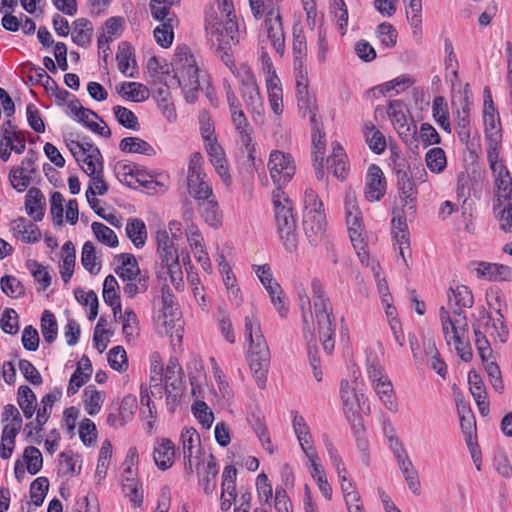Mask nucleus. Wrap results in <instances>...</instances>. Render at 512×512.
Segmentation results:
<instances>
[{
	"instance_id": "nucleus-1",
	"label": "nucleus",
	"mask_w": 512,
	"mask_h": 512,
	"mask_svg": "<svg viewBox=\"0 0 512 512\" xmlns=\"http://www.w3.org/2000/svg\"><path fill=\"white\" fill-rule=\"evenodd\" d=\"M245 335L250 345L248 361L251 371L260 388H264L270 367V350L262 334L260 322L254 310L245 317Z\"/></svg>"
},
{
	"instance_id": "nucleus-2",
	"label": "nucleus",
	"mask_w": 512,
	"mask_h": 512,
	"mask_svg": "<svg viewBox=\"0 0 512 512\" xmlns=\"http://www.w3.org/2000/svg\"><path fill=\"white\" fill-rule=\"evenodd\" d=\"M274 218L280 240L289 253L298 247L297 218L292 201L280 189L273 193Z\"/></svg>"
},
{
	"instance_id": "nucleus-3",
	"label": "nucleus",
	"mask_w": 512,
	"mask_h": 512,
	"mask_svg": "<svg viewBox=\"0 0 512 512\" xmlns=\"http://www.w3.org/2000/svg\"><path fill=\"white\" fill-rule=\"evenodd\" d=\"M311 287L319 339L324 351L331 354L335 346V316L332 304L326 297L324 287L318 279L312 280Z\"/></svg>"
},
{
	"instance_id": "nucleus-4",
	"label": "nucleus",
	"mask_w": 512,
	"mask_h": 512,
	"mask_svg": "<svg viewBox=\"0 0 512 512\" xmlns=\"http://www.w3.org/2000/svg\"><path fill=\"white\" fill-rule=\"evenodd\" d=\"M172 67L174 78L182 88L186 101L193 103L200 91L199 69L188 48L177 49L172 60Z\"/></svg>"
},
{
	"instance_id": "nucleus-5",
	"label": "nucleus",
	"mask_w": 512,
	"mask_h": 512,
	"mask_svg": "<svg viewBox=\"0 0 512 512\" xmlns=\"http://www.w3.org/2000/svg\"><path fill=\"white\" fill-rule=\"evenodd\" d=\"M303 231L311 245H318L326 232V216L323 203L317 193L306 189L304 193Z\"/></svg>"
},
{
	"instance_id": "nucleus-6",
	"label": "nucleus",
	"mask_w": 512,
	"mask_h": 512,
	"mask_svg": "<svg viewBox=\"0 0 512 512\" xmlns=\"http://www.w3.org/2000/svg\"><path fill=\"white\" fill-rule=\"evenodd\" d=\"M205 30L211 45L217 51H223L226 56H229L231 46L239 42V30L236 20L229 18L225 21H220L213 9L206 13Z\"/></svg>"
},
{
	"instance_id": "nucleus-7",
	"label": "nucleus",
	"mask_w": 512,
	"mask_h": 512,
	"mask_svg": "<svg viewBox=\"0 0 512 512\" xmlns=\"http://www.w3.org/2000/svg\"><path fill=\"white\" fill-rule=\"evenodd\" d=\"M344 208L351 243L357 251L360 261L364 264L368 261V254L365 250L366 244L363 237L364 225L356 193L352 189H348L345 193Z\"/></svg>"
},
{
	"instance_id": "nucleus-8",
	"label": "nucleus",
	"mask_w": 512,
	"mask_h": 512,
	"mask_svg": "<svg viewBox=\"0 0 512 512\" xmlns=\"http://www.w3.org/2000/svg\"><path fill=\"white\" fill-rule=\"evenodd\" d=\"M3 424L0 454L3 459H8L13 452L15 437L22 428V418L19 410L12 404L4 406L1 414Z\"/></svg>"
},
{
	"instance_id": "nucleus-9",
	"label": "nucleus",
	"mask_w": 512,
	"mask_h": 512,
	"mask_svg": "<svg viewBox=\"0 0 512 512\" xmlns=\"http://www.w3.org/2000/svg\"><path fill=\"white\" fill-rule=\"evenodd\" d=\"M9 180L12 187L18 192L27 191L25 197V211L31 216L32 215V189H29V185L32 180V156L30 151L27 156L22 160L21 164L11 169L9 174Z\"/></svg>"
},
{
	"instance_id": "nucleus-10",
	"label": "nucleus",
	"mask_w": 512,
	"mask_h": 512,
	"mask_svg": "<svg viewBox=\"0 0 512 512\" xmlns=\"http://www.w3.org/2000/svg\"><path fill=\"white\" fill-rule=\"evenodd\" d=\"M409 214H401L398 208L393 209L392 236L394 249L399 251V255L407 264V259L411 258L410 235L407 221L411 219Z\"/></svg>"
},
{
	"instance_id": "nucleus-11",
	"label": "nucleus",
	"mask_w": 512,
	"mask_h": 512,
	"mask_svg": "<svg viewBox=\"0 0 512 512\" xmlns=\"http://www.w3.org/2000/svg\"><path fill=\"white\" fill-rule=\"evenodd\" d=\"M364 383L360 374L355 371L350 379L343 380L340 386V396L346 412H353L367 401L363 393Z\"/></svg>"
},
{
	"instance_id": "nucleus-12",
	"label": "nucleus",
	"mask_w": 512,
	"mask_h": 512,
	"mask_svg": "<svg viewBox=\"0 0 512 512\" xmlns=\"http://www.w3.org/2000/svg\"><path fill=\"white\" fill-rule=\"evenodd\" d=\"M268 169L270 176L278 186V189L287 182L295 174V164L290 154L281 151H273L268 161Z\"/></svg>"
},
{
	"instance_id": "nucleus-13",
	"label": "nucleus",
	"mask_w": 512,
	"mask_h": 512,
	"mask_svg": "<svg viewBox=\"0 0 512 512\" xmlns=\"http://www.w3.org/2000/svg\"><path fill=\"white\" fill-rule=\"evenodd\" d=\"M397 186L401 202V207L397 208L400 210L401 214H409L411 217H414L417 188L414 180L407 171L397 170Z\"/></svg>"
},
{
	"instance_id": "nucleus-14",
	"label": "nucleus",
	"mask_w": 512,
	"mask_h": 512,
	"mask_svg": "<svg viewBox=\"0 0 512 512\" xmlns=\"http://www.w3.org/2000/svg\"><path fill=\"white\" fill-rule=\"evenodd\" d=\"M184 459V470L187 476L194 472V460L197 462L200 453V435L196 429L184 428L180 435Z\"/></svg>"
},
{
	"instance_id": "nucleus-15",
	"label": "nucleus",
	"mask_w": 512,
	"mask_h": 512,
	"mask_svg": "<svg viewBox=\"0 0 512 512\" xmlns=\"http://www.w3.org/2000/svg\"><path fill=\"white\" fill-rule=\"evenodd\" d=\"M264 25L267 36L273 47L279 54H283L285 48V36L282 27V18L278 9L271 7L265 15Z\"/></svg>"
},
{
	"instance_id": "nucleus-16",
	"label": "nucleus",
	"mask_w": 512,
	"mask_h": 512,
	"mask_svg": "<svg viewBox=\"0 0 512 512\" xmlns=\"http://www.w3.org/2000/svg\"><path fill=\"white\" fill-rule=\"evenodd\" d=\"M471 270L478 278L488 281H510L512 280V267L504 264L476 262L471 264Z\"/></svg>"
},
{
	"instance_id": "nucleus-17",
	"label": "nucleus",
	"mask_w": 512,
	"mask_h": 512,
	"mask_svg": "<svg viewBox=\"0 0 512 512\" xmlns=\"http://www.w3.org/2000/svg\"><path fill=\"white\" fill-rule=\"evenodd\" d=\"M198 470V483L203 492L207 495L216 490V477L219 472V466L213 454H209L206 464L200 467V462H196Z\"/></svg>"
},
{
	"instance_id": "nucleus-18",
	"label": "nucleus",
	"mask_w": 512,
	"mask_h": 512,
	"mask_svg": "<svg viewBox=\"0 0 512 512\" xmlns=\"http://www.w3.org/2000/svg\"><path fill=\"white\" fill-rule=\"evenodd\" d=\"M386 192V179L381 168L372 164L368 168L365 196L369 201H379Z\"/></svg>"
},
{
	"instance_id": "nucleus-19",
	"label": "nucleus",
	"mask_w": 512,
	"mask_h": 512,
	"mask_svg": "<svg viewBox=\"0 0 512 512\" xmlns=\"http://www.w3.org/2000/svg\"><path fill=\"white\" fill-rule=\"evenodd\" d=\"M395 456L397 459L399 469L402 472L409 489L415 495H419L420 482L418 478V472L415 469L412 461L410 460L407 452L402 447V445H399V447L395 450Z\"/></svg>"
},
{
	"instance_id": "nucleus-20",
	"label": "nucleus",
	"mask_w": 512,
	"mask_h": 512,
	"mask_svg": "<svg viewBox=\"0 0 512 512\" xmlns=\"http://www.w3.org/2000/svg\"><path fill=\"white\" fill-rule=\"evenodd\" d=\"M236 476L237 469L233 465H228L224 468L220 496V506L223 511L229 510L232 502L236 500Z\"/></svg>"
},
{
	"instance_id": "nucleus-21",
	"label": "nucleus",
	"mask_w": 512,
	"mask_h": 512,
	"mask_svg": "<svg viewBox=\"0 0 512 512\" xmlns=\"http://www.w3.org/2000/svg\"><path fill=\"white\" fill-rule=\"evenodd\" d=\"M205 149L209 156V160L211 164L214 166L216 172L223 180L226 186L231 183V176L229 174V169L227 165V160L225 158V153L221 147V145L217 142V140L205 143Z\"/></svg>"
},
{
	"instance_id": "nucleus-22",
	"label": "nucleus",
	"mask_w": 512,
	"mask_h": 512,
	"mask_svg": "<svg viewBox=\"0 0 512 512\" xmlns=\"http://www.w3.org/2000/svg\"><path fill=\"white\" fill-rule=\"evenodd\" d=\"M165 391L169 398L172 393L174 397L180 395L183 389V370L176 358H170L164 376Z\"/></svg>"
},
{
	"instance_id": "nucleus-23",
	"label": "nucleus",
	"mask_w": 512,
	"mask_h": 512,
	"mask_svg": "<svg viewBox=\"0 0 512 512\" xmlns=\"http://www.w3.org/2000/svg\"><path fill=\"white\" fill-rule=\"evenodd\" d=\"M241 96L245 101L247 108L250 109L252 113L261 114L263 110V102L254 77L247 76L245 79H242Z\"/></svg>"
},
{
	"instance_id": "nucleus-24",
	"label": "nucleus",
	"mask_w": 512,
	"mask_h": 512,
	"mask_svg": "<svg viewBox=\"0 0 512 512\" xmlns=\"http://www.w3.org/2000/svg\"><path fill=\"white\" fill-rule=\"evenodd\" d=\"M25 149V137L21 131L5 130L0 142V158L7 161L11 152L21 153Z\"/></svg>"
},
{
	"instance_id": "nucleus-25",
	"label": "nucleus",
	"mask_w": 512,
	"mask_h": 512,
	"mask_svg": "<svg viewBox=\"0 0 512 512\" xmlns=\"http://www.w3.org/2000/svg\"><path fill=\"white\" fill-rule=\"evenodd\" d=\"M468 383L470 392L478 406L479 412L482 416L489 413V402L487 401V391L484 382L480 375L474 371L468 374Z\"/></svg>"
},
{
	"instance_id": "nucleus-26",
	"label": "nucleus",
	"mask_w": 512,
	"mask_h": 512,
	"mask_svg": "<svg viewBox=\"0 0 512 512\" xmlns=\"http://www.w3.org/2000/svg\"><path fill=\"white\" fill-rule=\"evenodd\" d=\"M303 323L304 337L308 346L309 363L313 369L315 379L320 382L322 380V371L320 369V358L317 353V340L314 333L310 329V324L305 313H303Z\"/></svg>"
},
{
	"instance_id": "nucleus-27",
	"label": "nucleus",
	"mask_w": 512,
	"mask_h": 512,
	"mask_svg": "<svg viewBox=\"0 0 512 512\" xmlns=\"http://www.w3.org/2000/svg\"><path fill=\"white\" fill-rule=\"evenodd\" d=\"M307 458L310 462V467L312 468L311 476L315 480L320 492L327 499L331 500L332 498V488L327 481L326 473L323 466L319 462V457L316 451H308Z\"/></svg>"
},
{
	"instance_id": "nucleus-28",
	"label": "nucleus",
	"mask_w": 512,
	"mask_h": 512,
	"mask_svg": "<svg viewBox=\"0 0 512 512\" xmlns=\"http://www.w3.org/2000/svg\"><path fill=\"white\" fill-rule=\"evenodd\" d=\"M114 260L118 263L115 273L122 281L135 280L138 276H142L137 260L132 254L121 253L116 255Z\"/></svg>"
},
{
	"instance_id": "nucleus-29",
	"label": "nucleus",
	"mask_w": 512,
	"mask_h": 512,
	"mask_svg": "<svg viewBox=\"0 0 512 512\" xmlns=\"http://www.w3.org/2000/svg\"><path fill=\"white\" fill-rule=\"evenodd\" d=\"M198 209L203 220L211 227L218 228L222 224V212L214 195L198 200Z\"/></svg>"
},
{
	"instance_id": "nucleus-30",
	"label": "nucleus",
	"mask_w": 512,
	"mask_h": 512,
	"mask_svg": "<svg viewBox=\"0 0 512 512\" xmlns=\"http://www.w3.org/2000/svg\"><path fill=\"white\" fill-rule=\"evenodd\" d=\"M462 109L453 112L456 119V131L459 139L462 143L468 144L471 136V125H470V102L467 95L462 99Z\"/></svg>"
},
{
	"instance_id": "nucleus-31",
	"label": "nucleus",
	"mask_w": 512,
	"mask_h": 512,
	"mask_svg": "<svg viewBox=\"0 0 512 512\" xmlns=\"http://www.w3.org/2000/svg\"><path fill=\"white\" fill-rule=\"evenodd\" d=\"M175 446L170 439L163 438L157 441L154 447V461L161 470H167L173 464Z\"/></svg>"
},
{
	"instance_id": "nucleus-32",
	"label": "nucleus",
	"mask_w": 512,
	"mask_h": 512,
	"mask_svg": "<svg viewBox=\"0 0 512 512\" xmlns=\"http://www.w3.org/2000/svg\"><path fill=\"white\" fill-rule=\"evenodd\" d=\"M187 185L197 201L213 195L211 182L205 173L187 176Z\"/></svg>"
},
{
	"instance_id": "nucleus-33",
	"label": "nucleus",
	"mask_w": 512,
	"mask_h": 512,
	"mask_svg": "<svg viewBox=\"0 0 512 512\" xmlns=\"http://www.w3.org/2000/svg\"><path fill=\"white\" fill-rule=\"evenodd\" d=\"M346 159L347 157L342 146L339 143H333L332 154L327 159V163L333 175L341 180H344L348 174Z\"/></svg>"
},
{
	"instance_id": "nucleus-34",
	"label": "nucleus",
	"mask_w": 512,
	"mask_h": 512,
	"mask_svg": "<svg viewBox=\"0 0 512 512\" xmlns=\"http://www.w3.org/2000/svg\"><path fill=\"white\" fill-rule=\"evenodd\" d=\"M296 95L300 109H312L315 98L309 93L307 71H296Z\"/></svg>"
},
{
	"instance_id": "nucleus-35",
	"label": "nucleus",
	"mask_w": 512,
	"mask_h": 512,
	"mask_svg": "<svg viewBox=\"0 0 512 512\" xmlns=\"http://www.w3.org/2000/svg\"><path fill=\"white\" fill-rule=\"evenodd\" d=\"M85 112L86 113L83 114L80 113L76 119L92 132L102 137L109 138L111 136V130L98 114L88 108H85Z\"/></svg>"
},
{
	"instance_id": "nucleus-36",
	"label": "nucleus",
	"mask_w": 512,
	"mask_h": 512,
	"mask_svg": "<svg viewBox=\"0 0 512 512\" xmlns=\"http://www.w3.org/2000/svg\"><path fill=\"white\" fill-rule=\"evenodd\" d=\"M157 252L161 259V264L166 262H173L174 259L179 258L177 250L174 247V242L170 238L166 230H159L156 234Z\"/></svg>"
},
{
	"instance_id": "nucleus-37",
	"label": "nucleus",
	"mask_w": 512,
	"mask_h": 512,
	"mask_svg": "<svg viewBox=\"0 0 512 512\" xmlns=\"http://www.w3.org/2000/svg\"><path fill=\"white\" fill-rule=\"evenodd\" d=\"M478 322L482 324V328L485 330V333H488L491 336L496 335L502 343L507 340L508 329L504 323V316H498L493 319L490 315L483 314Z\"/></svg>"
},
{
	"instance_id": "nucleus-38",
	"label": "nucleus",
	"mask_w": 512,
	"mask_h": 512,
	"mask_svg": "<svg viewBox=\"0 0 512 512\" xmlns=\"http://www.w3.org/2000/svg\"><path fill=\"white\" fill-rule=\"evenodd\" d=\"M458 414L460 417V426L462 429V432L466 436V442L468 446L472 445V439L475 435L476 431V422L475 417L470 409V407L464 403L459 402L457 404Z\"/></svg>"
},
{
	"instance_id": "nucleus-39",
	"label": "nucleus",
	"mask_w": 512,
	"mask_h": 512,
	"mask_svg": "<svg viewBox=\"0 0 512 512\" xmlns=\"http://www.w3.org/2000/svg\"><path fill=\"white\" fill-rule=\"evenodd\" d=\"M293 429L306 456L308 451H316L315 447L311 444L312 436L310 429L303 416L298 413H296L293 418Z\"/></svg>"
},
{
	"instance_id": "nucleus-40",
	"label": "nucleus",
	"mask_w": 512,
	"mask_h": 512,
	"mask_svg": "<svg viewBox=\"0 0 512 512\" xmlns=\"http://www.w3.org/2000/svg\"><path fill=\"white\" fill-rule=\"evenodd\" d=\"M93 25L86 18H78L73 22L71 37L74 43L86 47L92 41Z\"/></svg>"
},
{
	"instance_id": "nucleus-41",
	"label": "nucleus",
	"mask_w": 512,
	"mask_h": 512,
	"mask_svg": "<svg viewBox=\"0 0 512 512\" xmlns=\"http://www.w3.org/2000/svg\"><path fill=\"white\" fill-rule=\"evenodd\" d=\"M83 402L87 413L90 416L98 414L105 400V393L97 390L95 386L89 385L84 389Z\"/></svg>"
},
{
	"instance_id": "nucleus-42",
	"label": "nucleus",
	"mask_w": 512,
	"mask_h": 512,
	"mask_svg": "<svg viewBox=\"0 0 512 512\" xmlns=\"http://www.w3.org/2000/svg\"><path fill=\"white\" fill-rule=\"evenodd\" d=\"M174 14L171 13L163 19H157L161 21V25L154 29V38L161 47L168 48L171 46L174 39L173 32V18Z\"/></svg>"
},
{
	"instance_id": "nucleus-43",
	"label": "nucleus",
	"mask_w": 512,
	"mask_h": 512,
	"mask_svg": "<svg viewBox=\"0 0 512 512\" xmlns=\"http://www.w3.org/2000/svg\"><path fill=\"white\" fill-rule=\"evenodd\" d=\"M116 61L118 69L122 74L128 77H134L132 72H128L131 64L133 69L136 67L133 48L128 42H122L119 44Z\"/></svg>"
},
{
	"instance_id": "nucleus-44",
	"label": "nucleus",
	"mask_w": 512,
	"mask_h": 512,
	"mask_svg": "<svg viewBox=\"0 0 512 512\" xmlns=\"http://www.w3.org/2000/svg\"><path fill=\"white\" fill-rule=\"evenodd\" d=\"M126 234L136 248H142L147 238V229L143 220L131 218L126 224Z\"/></svg>"
},
{
	"instance_id": "nucleus-45",
	"label": "nucleus",
	"mask_w": 512,
	"mask_h": 512,
	"mask_svg": "<svg viewBox=\"0 0 512 512\" xmlns=\"http://www.w3.org/2000/svg\"><path fill=\"white\" fill-rule=\"evenodd\" d=\"M120 150L125 153H139L147 156L156 154L155 149L145 140L139 137H126L120 142Z\"/></svg>"
},
{
	"instance_id": "nucleus-46",
	"label": "nucleus",
	"mask_w": 512,
	"mask_h": 512,
	"mask_svg": "<svg viewBox=\"0 0 512 512\" xmlns=\"http://www.w3.org/2000/svg\"><path fill=\"white\" fill-rule=\"evenodd\" d=\"M158 277L160 279H164V281H166L167 277H169L170 283L176 289H179L183 283V272L179 263V258L174 259L173 262L169 261L161 264V267L158 271Z\"/></svg>"
},
{
	"instance_id": "nucleus-47",
	"label": "nucleus",
	"mask_w": 512,
	"mask_h": 512,
	"mask_svg": "<svg viewBox=\"0 0 512 512\" xmlns=\"http://www.w3.org/2000/svg\"><path fill=\"white\" fill-rule=\"evenodd\" d=\"M373 387L385 407L391 412H396L397 404L394 397L393 386L388 376L374 383Z\"/></svg>"
},
{
	"instance_id": "nucleus-48",
	"label": "nucleus",
	"mask_w": 512,
	"mask_h": 512,
	"mask_svg": "<svg viewBox=\"0 0 512 512\" xmlns=\"http://www.w3.org/2000/svg\"><path fill=\"white\" fill-rule=\"evenodd\" d=\"M59 470L69 477L77 476L81 471V458L72 451H64L59 455Z\"/></svg>"
},
{
	"instance_id": "nucleus-49",
	"label": "nucleus",
	"mask_w": 512,
	"mask_h": 512,
	"mask_svg": "<svg viewBox=\"0 0 512 512\" xmlns=\"http://www.w3.org/2000/svg\"><path fill=\"white\" fill-rule=\"evenodd\" d=\"M307 53L306 39L303 32L293 34V56L295 71H306L305 58Z\"/></svg>"
},
{
	"instance_id": "nucleus-50",
	"label": "nucleus",
	"mask_w": 512,
	"mask_h": 512,
	"mask_svg": "<svg viewBox=\"0 0 512 512\" xmlns=\"http://www.w3.org/2000/svg\"><path fill=\"white\" fill-rule=\"evenodd\" d=\"M433 118L437 124L447 133H451V124L449 121L448 105L442 96H437L432 105Z\"/></svg>"
},
{
	"instance_id": "nucleus-51",
	"label": "nucleus",
	"mask_w": 512,
	"mask_h": 512,
	"mask_svg": "<svg viewBox=\"0 0 512 512\" xmlns=\"http://www.w3.org/2000/svg\"><path fill=\"white\" fill-rule=\"evenodd\" d=\"M62 396V390L55 388L52 392L46 394L42 400V408L37 410L36 420L39 425H44L50 417L52 407Z\"/></svg>"
},
{
	"instance_id": "nucleus-52",
	"label": "nucleus",
	"mask_w": 512,
	"mask_h": 512,
	"mask_svg": "<svg viewBox=\"0 0 512 512\" xmlns=\"http://www.w3.org/2000/svg\"><path fill=\"white\" fill-rule=\"evenodd\" d=\"M41 332L47 343H53L58 335V324L55 315L50 310H45L41 317Z\"/></svg>"
},
{
	"instance_id": "nucleus-53",
	"label": "nucleus",
	"mask_w": 512,
	"mask_h": 512,
	"mask_svg": "<svg viewBox=\"0 0 512 512\" xmlns=\"http://www.w3.org/2000/svg\"><path fill=\"white\" fill-rule=\"evenodd\" d=\"M232 122L235 126L236 131L239 133L242 144L250 153L253 129L250 126L245 114H238L236 117L232 118Z\"/></svg>"
},
{
	"instance_id": "nucleus-54",
	"label": "nucleus",
	"mask_w": 512,
	"mask_h": 512,
	"mask_svg": "<svg viewBox=\"0 0 512 512\" xmlns=\"http://www.w3.org/2000/svg\"><path fill=\"white\" fill-rule=\"evenodd\" d=\"M495 176V185L498 190V196L505 200L510 199L512 191V178L507 168L500 167L496 171H492Z\"/></svg>"
},
{
	"instance_id": "nucleus-55",
	"label": "nucleus",
	"mask_w": 512,
	"mask_h": 512,
	"mask_svg": "<svg viewBox=\"0 0 512 512\" xmlns=\"http://www.w3.org/2000/svg\"><path fill=\"white\" fill-rule=\"evenodd\" d=\"M112 457V444L109 440H104L99 451L98 463L95 471V477L98 482L106 476L108 466Z\"/></svg>"
},
{
	"instance_id": "nucleus-56",
	"label": "nucleus",
	"mask_w": 512,
	"mask_h": 512,
	"mask_svg": "<svg viewBox=\"0 0 512 512\" xmlns=\"http://www.w3.org/2000/svg\"><path fill=\"white\" fill-rule=\"evenodd\" d=\"M81 263L93 275L101 269V264L96 262L95 246L91 241L85 242L82 247Z\"/></svg>"
},
{
	"instance_id": "nucleus-57",
	"label": "nucleus",
	"mask_w": 512,
	"mask_h": 512,
	"mask_svg": "<svg viewBox=\"0 0 512 512\" xmlns=\"http://www.w3.org/2000/svg\"><path fill=\"white\" fill-rule=\"evenodd\" d=\"M427 167L434 173L442 172L447 165L445 152L442 148L435 147L430 149L425 156Z\"/></svg>"
},
{
	"instance_id": "nucleus-58",
	"label": "nucleus",
	"mask_w": 512,
	"mask_h": 512,
	"mask_svg": "<svg viewBox=\"0 0 512 512\" xmlns=\"http://www.w3.org/2000/svg\"><path fill=\"white\" fill-rule=\"evenodd\" d=\"M473 330L475 334V344L478 353L482 361L487 362L492 354V349L490 347L488 340L486 339L485 330H483L482 324L480 322L473 324Z\"/></svg>"
},
{
	"instance_id": "nucleus-59",
	"label": "nucleus",
	"mask_w": 512,
	"mask_h": 512,
	"mask_svg": "<svg viewBox=\"0 0 512 512\" xmlns=\"http://www.w3.org/2000/svg\"><path fill=\"white\" fill-rule=\"evenodd\" d=\"M91 228L95 237L101 243L109 247H116L118 245L117 235L108 226L100 222H93Z\"/></svg>"
},
{
	"instance_id": "nucleus-60",
	"label": "nucleus",
	"mask_w": 512,
	"mask_h": 512,
	"mask_svg": "<svg viewBox=\"0 0 512 512\" xmlns=\"http://www.w3.org/2000/svg\"><path fill=\"white\" fill-rule=\"evenodd\" d=\"M180 316V312L178 311V307L174 301V295L171 293V290L167 284L162 286V315L160 318H178Z\"/></svg>"
},
{
	"instance_id": "nucleus-61",
	"label": "nucleus",
	"mask_w": 512,
	"mask_h": 512,
	"mask_svg": "<svg viewBox=\"0 0 512 512\" xmlns=\"http://www.w3.org/2000/svg\"><path fill=\"white\" fill-rule=\"evenodd\" d=\"M400 138L412 149H418V135H417V126L414 123L413 119L411 122L404 123L401 125H397L395 127Z\"/></svg>"
},
{
	"instance_id": "nucleus-62",
	"label": "nucleus",
	"mask_w": 512,
	"mask_h": 512,
	"mask_svg": "<svg viewBox=\"0 0 512 512\" xmlns=\"http://www.w3.org/2000/svg\"><path fill=\"white\" fill-rule=\"evenodd\" d=\"M122 491L125 497L136 506H141L143 502V491L139 488L138 482L133 477L123 479Z\"/></svg>"
},
{
	"instance_id": "nucleus-63",
	"label": "nucleus",
	"mask_w": 512,
	"mask_h": 512,
	"mask_svg": "<svg viewBox=\"0 0 512 512\" xmlns=\"http://www.w3.org/2000/svg\"><path fill=\"white\" fill-rule=\"evenodd\" d=\"M114 115L120 125L127 129L139 130L140 125L135 114L126 107L117 105L113 108Z\"/></svg>"
},
{
	"instance_id": "nucleus-64",
	"label": "nucleus",
	"mask_w": 512,
	"mask_h": 512,
	"mask_svg": "<svg viewBox=\"0 0 512 512\" xmlns=\"http://www.w3.org/2000/svg\"><path fill=\"white\" fill-rule=\"evenodd\" d=\"M365 128L369 130L366 133V142L369 148L376 154L383 153L386 148V140L384 135L379 130H376L373 125L370 127L366 125Z\"/></svg>"
}]
</instances>
